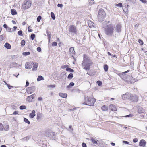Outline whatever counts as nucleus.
I'll return each instance as SVG.
<instances>
[{
	"label": "nucleus",
	"instance_id": "f257e3e1",
	"mask_svg": "<svg viewBox=\"0 0 147 147\" xmlns=\"http://www.w3.org/2000/svg\"><path fill=\"white\" fill-rule=\"evenodd\" d=\"M115 28L114 25L112 24H110L107 25L105 29V34L108 36H112Z\"/></svg>",
	"mask_w": 147,
	"mask_h": 147
},
{
	"label": "nucleus",
	"instance_id": "f03ea898",
	"mask_svg": "<svg viewBox=\"0 0 147 147\" xmlns=\"http://www.w3.org/2000/svg\"><path fill=\"white\" fill-rule=\"evenodd\" d=\"M84 99L85 102L83 104L90 106L94 105V102L96 101V99L94 98L89 97L88 96H85Z\"/></svg>",
	"mask_w": 147,
	"mask_h": 147
},
{
	"label": "nucleus",
	"instance_id": "7ed1b4c3",
	"mask_svg": "<svg viewBox=\"0 0 147 147\" xmlns=\"http://www.w3.org/2000/svg\"><path fill=\"white\" fill-rule=\"evenodd\" d=\"M83 60L82 61L83 65H87L88 66H91L93 64L92 61L90 57L86 54H84L83 55Z\"/></svg>",
	"mask_w": 147,
	"mask_h": 147
},
{
	"label": "nucleus",
	"instance_id": "20e7f679",
	"mask_svg": "<svg viewBox=\"0 0 147 147\" xmlns=\"http://www.w3.org/2000/svg\"><path fill=\"white\" fill-rule=\"evenodd\" d=\"M106 14L104 9H100L98 11V21L100 22L103 21L106 16Z\"/></svg>",
	"mask_w": 147,
	"mask_h": 147
},
{
	"label": "nucleus",
	"instance_id": "39448f33",
	"mask_svg": "<svg viewBox=\"0 0 147 147\" xmlns=\"http://www.w3.org/2000/svg\"><path fill=\"white\" fill-rule=\"evenodd\" d=\"M32 3L30 0H25L22 4V7L24 9H27L31 7Z\"/></svg>",
	"mask_w": 147,
	"mask_h": 147
},
{
	"label": "nucleus",
	"instance_id": "423d86ee",
	"mask_svg": "<svg viewBox=\"0 0 147 147\" xmlns=\"http://www.w3.org/2000/svg\"><path fill=\"white\" fill-rule=\"evenodd\" d=\"M138 96L137 95L131 94L129 100L131 102H136L138 101Z\"/></svg>",
	"mask_w": 147,
	"mask_h": 147
},
{
	"label": "nucleus",
	"instance_id": "0eeeda50",
	"mask_svg": "<svg viewBox=\"0 0 147 147\" xmlns=\"http://www.w3.org/2000/svg\"><path fill=\"white\" fill-rule=\"evenodd\" d=\"M69 31L71 33L77 34V32L76 27L74 25H71L69 27Z\"/></svg>",
	"mask_w": 147,
	"mask_h": 147
},
{
	"label": "nucleus",
	"instance_id": "6e6552de",
	"mask_svg": "<svg viewBox=\"0 0 147 147\" xmlns=\"http://www.w3.org/2000/svg\"><path fill=\"white\" fill-rule=\"evenodd\" d=\"M131 96V93H130L127 92L122 95V99L124 100H130Z\"/></svg>",
	"mask_w": 147,
	"mask_h": 147
},
{
	"label": "nucleus",
	"instance_id": "1a4fd4ad",
	"mask_svg": "<svg viewBox=\"0 0 147 147\" xmlns=\"http://www.w3.org/2000/svg\"><path fill=\"white\" fill-rule=\"evenodd\" d=\"M130 70H129L127 71L123 72L119 74V76L121 77L123 80L125 81V79H126L127 75L126 74L128 72H129L130 71Z\"/></svg>",
	"mask_w": 147,
	"mask_h": 147
},
{
	"label": "nucleus",
	"instance_id": "9d476101",
	"mask_svg": "<svg viewBox=\"0 0 147 147\" xmlns=\"http://www.w3.org/2000/svg\"><path fill=\"white\" fill-rule=\"evenodd\" d=\"M125 81L127 82L132 83L134 82V78L131 76L127 75L126 79H125Z\"/></svg>",
	"mask_w": 147,
	"mask_h": 147
},
{
	"label": "nucleus",
	"instance_id": "9b49d317",
	"mask_svg": "<svg viewBox=\"0 0 147 147\" xmlns=\"http://www.w3.org/2000/svg\"><path fill=\"white\" fill-rule=\"evenodd\" d=\"M36 88L34 86L28 87L26 90L27 92L29 94H31L33 93L35 91Z\"/></svg>",
	"mask_w": 147,
	"mask_h": 147
},
{
	"label": "nucleus",
	"instance_id": "f8f14e48",
	"mask_svg": "<svg viewBox=\"0 0 147 147\" xmlns=\"http://www.w3.org/2000/svg\"><path fill=\"white\" fill-rule=\"evenodd\" d=\"M34 64V63L32 62H26L25 64V68L26 69H31Z\"/></svg>",
	"mask_w": 147,
	"mask_h": 147
},
{
	"label": "nucleus",
	"instance_id": "ddd939ff",
	"mask_svg": "<svg viewBox=\"0 0 147 147\" xmlns=\"http://www.w3.org/2000/svg\"><path fill=\"white\" fill-rule=\"evenodd\" d=\"M122 26L120 24H117L115 28V30L118 33H120L121 31Z\"/></svg>",
	"mask_w": 147,
	"mask_h": 147
},
{
	"label": "nucleus",
	"instance_id": "4468645a",
	"mask_svg": "<svg viewBox=\"0 0 147 147\" xmlns=\"http://www.w3.org/2000/svg\"><path fill=\"white\" fill-rule=\"evenodd\" d=\"M35 95L34 94L31 96H29L26 98V100L27 101H32V100L34 98Z\"/></svg>",
	"mask_w": 147,
	"mask_h": 147
},
{
	"label": "nucleus",
	"instance_id": "2eb2a0df",
	"mask_svg": "<svg viewBox=\"0 0 147 147\" xmlns=\"http://www.w3.org/2000/svg\"><path fill=\"white\" fill-rule=\"evenodd\" d=\"M146 144V142L143 139L141 140L139 142V145L140 146L144 147L145 146Z\"/></svg>",
	"mask_w": 147,
	"mask_h": 147
},
{
	"label": "nucleus",
	"instance_id": "dca6fc26",
	"mask_svg": "<svg viewBox=\"0 0 147 147\" xmlns=\"http://www.w3.org/2000/svg\"><path fill=\"white\" fill-rule=\"evenodd\" d=\"M60 76L61 79L65 80L66 79L67 76L65 72H62L60 74Z\"/></svg>",
	"mask_w": 147,
	"mask_h": 147
},
{
	"label": "nucleus",
	"instance_id": "f3484780",
	"mask_svg": "<svg viewBox=\"0 0 147 147\" xmlns=\"http://www.w3.org/2000/svg\"><path fill=\"white\" fill-rule=\"evenodd\" d=\"M109 109L112 111H115L116 110L115 106L113 104H111L109 106Z\"/></svg>",
	"mask_w": 147,
	"mask_h": 147
},
{
	"label": "nucleus",
	"instance_id": "a211bd4d",
	"mask_svg": "<svg viewBox=\"0 0 147 147\" xmlns=\"http://www.w3.org/2000/svg\"><path fill=\"white\" fill-rule=\"evenodd\" d=\"M33 65L32 71H36L38 67V63L36 62L34 63V64H33Z\"/></svg>",
	"mask_w": 147,
	"mask_h": 147
},
{
	"label": "nucleus",
	"instance_id": "6ab92c4d",
	"mask_svg": "<svg viewBox=\"0 0 147 147\" xmlns=\"http://www.w3.org/2000/svg\"><path fill=\"white\" fill-rule=\"evenodd\" d=\"M35 112L34 110H33L31 113H30L29 115V117L31 118H33L36 115L35 114Z\"/></svg>",
	"mask_w": 147,
	"mask_h": 147
},
{
	"label": "nucleus",
	"instance_id": "aec40b11",
	"mask_svg": "<svg viewBox=\"0 0 147 147\" xmlns=\"http://www.w3.org/2000/svg\"><path fill=\"white\" fill-rule=\"evenodd\" d=\"M137 112L140 114L143 113L144 112V110L142 107H140L138 108Z\"/></svg>",
	"mask_w": 147,
	"mask_h": 147
},
{
	"label": "nucleus",
	"instance_id": "412c9836",
	"mask_svg": "<svg viewBox=\"0 0 147 147\" xmlns=\"http://www.w3.org/2000/svg\"><path fill=\"white\" fill-rule=\"evenodd\" d=\"M91 140L94 144H98L99 141L98 140H95V138L93 137H92L91 138Z\"/></svg>",
	"mask_w": 147,
	"mask_h": 147
},
{
	"label": "nucleus",
	"instance_id": "4be33fe9",
	"mask_svg": "<svg viewBox=\"0 0 147 147\" xmlns=\"http://www.w3.org/2000/svg\"><path fill=\"white\" fill-rule=\"evenodd\" d=\"M59 95L62 98H65L67 97V94L66 93H59Z\"/></svg>",
	"mask_w": 147,
	"mask_h": 147
},
{
	"label": "nucleus",
	"instance_id": "5701e85b",
	"mask_svg": "<svg viewBox=\"0 0 147 147\" xmlns=\"http://www.w3.org/2000/svg\"><path fill=\"white\" fill-rule=\"evenodd\" d=\"M42 114L40 112L38 113L37 115L36 119L38 121L40 119L41 117L42 116Z\"/></svg>",
	"mask_w": 147,
	"mask_h": 147
},
{
	"label": "nucleus",
	"instance_id": "b1692460",
	"mask_svg": "<svg viewBox=\"0 0 147 147\" xmlns=\"http://www.w3.org/2000/svg\"><path fill=\"white\" fill-rule=\"evenodd\" d=\"M50 135L51 136V138L52 140H54L55 139V134L54 132H50Z\"/></svg>",
	"mask_w": 147,
	"mask_h": 147
},
{
	"label": "nucleus",
	"instance_id": "393cba45",
	"mask_svg": "<svg viewBox=\"0 0 147 147\" xmlns=\"http://www.w3.org/2000/svg\"><path fill=\"white\" fill-rule=\"evenodd\" d=\"M69 51L72 54H75V52L74 51V47H71L69 48Z\"/></svg>",
	"mask_w": 147,
	"mask_h": 147
},
{
	"label": "nucleus",
	"instance_id": "a878e982",
	"mask_svg": "<svg viewBox=\"0 0 147 147\" xmlns=\"http://www.w3.org/2000/svg\"><path fill=\"white\" fill-rule=\"evenodd\" d=\"M4 47L7 49H10L11 48V45L7 42H6L5 44Z\"/></svg>",
	"mask_w": 147,
	"mask_h": 147
},
{
	"label": "nucleus",
	"instance_id": "bb28decb",
	"mask_svg": "<svg viewBox=\"0 0 147 147\" xmlns=\"http://www.w3.org/2000/svg\"><path fill=\"white\" fill-rule=\"evenodd\" d=\"M37 80L38 81H39L41 80H44V78L43 76H38Z\"/></svg>",
	"mask_w": 147,
	"mask_h": 147
},
{
	"label": "nucleus",
	"instance_id": "cd10ccee",
	"mask_svg": "<svg viewBox=\"0 0 147 147\" xmlns=\"http://www.w3.org/2000/svg\"><path fill=\"white\" fill-rule=\"evenodd\" d=\"M29 139V136H27L26 137H25L22 139H21L20 140L22 141H27Z\"/></svg>",
	"mask_w": 147,
	"mask_h": 147
},
{
	"label": "nucleus",
	"instance_id": "c85d7f7f",
	"mask_svg": "<svg viewBox=\"0 0 147 147\" xmlns=\"http://www.w3.org/2000/svg\"><path fill=\"white\" fill-rule=\"evenodd\" d=\"M104 71L106 72L108 71V66L107 64H105L104 65Z\"/></svg>",
	"mask_w": 147,
	"mask_h": 147
},
{
	"label": "nucleus",
	"instance_id": "c756f323",
	"mask_svg": "<svg viewBox=\"0 0 147 147\" xmlns=\"http://www.w3.org/2000/svg\"><path fill=\"white\" fill-rule=\"evenodd\" d=\"M66 70L67 71H69L70 72H73L74 71V70L73 69L69 67L67 68L66 69Z\"/></svg>",
	"mask_w": 147,
	"mask_h": 147
},
{
	"label": "nucleus",
	"instance_id": "7c9ffc66",
	"mask_svg": "<svg viewBox=\"0 0 147 147\" xmlns=\"http://www.w3.org/2000/svg\"><path fill=\"white\" fill-rule=\"evenodd\" d=\"M101 109L102 110L106 111L108 109V107L107 106L103 105Z\"/></svg>",
	"mask_w": 147,
	"mask_h": 147
},
{
	"label": "nucleus",
	"instance_id": "2f4dec72",
	"mask_svg": "<svg viewBox=\"0 0 147 147\" xmlns=\"http://www.w3.org/2000/svg\"><path fill=\"white\" fill-rule=\"evenodd\" d=\"M9 126L8 125H5L4 127H3V129L6 131H7L9 129Z\"/></svg>",
	"mask_w": 147,
	"mask_h": 147
},
{
	"label": "nucleus",
	"instance_id": "473e14b6",
	"mask_svg": "<svg viewBox=\"0 0 147 147\" xmlns=\"http://www.w3.org/2000/svg\"><path fill=\"white\" fill-rule=\"evenodd\" d=\"M74 77V75L72 74L71 73L68 75L67 76V78L69 80L71 79Z\"/></svg>",
	"mask_w": 147,
	"mask_h": 147
},
{
	"label": "nucleus",
	"instance_id": "72a5a7b5",
	"mask_svg": "<svg viewBox=\"0 0 147 147\" xmlns=\"http://www.w3.org/2000/svg\"><path fill=\"white\" fill-rule=\"evenodd\" d=\"M30 52H24L22 53V55L25 56L30 55Z\"/></svg>",
	"mask_w": 147,
	"mask_h": 147
},
{
	"label": "nucleus",
	"instance_id": "f704fd0d",
	"mask_svg": "<svg viewBox=\"0 0 147 147\" xmlns=\"http://www.w3.org/2000/svg\"><path fill=\"white\" fill-rule=\"evenodd\" d=\"M11 13L12 15H14L17 14V13L16 11L14 9H11Z\"/></svg>",
	"mask_w": 147,
	"mask_h": 147
},
{
	"label": "nucleus",
	"instance_id": "c9c22d12",
	"mask_svg": "<svg viewBox=\"0 0 147 147\" xmlns=\"http://www.w3.org/2000/svg\"><path fill=\"white\" fill-rule=\"evenodd\" d=\"M50 15L52 19L53 20H55V16L54 13L53 12H51V13Z\"/></svg>",
	"mask_w": 147,
	"mask_h": 147
},
{
	"label": "nucleus",
	"instance_id": "e433bc0d",
	"mask_svg": "<svg viewBox=\"0 0 147 147\" xmlns=\"http://www.w3.org/2000/svg\"><path fill=\"white\" fill-rule=\"evenodd\" d=\"M24 122L27 123L28 124H30V121L28 120V119L26 118H24Z\"/></svg>",
	"mask_w": 147,
	"mask_h": 147
},
{
	"label": "nucleus",
	"instance_id": "4c0bfd02",
	"mask_svg": "<svg viewBox=\"0 0 147 147\" xmlns=\"http://www.w3.org/2000/svg\"><path fill=\"white\" fill-rule=\"evenodd\" d=\"M74 83L73 82H70L69 84V85L67 86V88H69L70 87H72L74 86Z\"/></svg>",
	"mask_w": 147,
	"mask_h": 147
},
{
	"label": "nucleus",
	"instance_id": "58836bf2",
	"mask_svg": "<svg viewBox=\"0 0 147 147\" xmlns=\"http://www.w3.org/2000/svg\"><path fill=\"white\" fill-rule=\"evenodd\" d=\"M84 66H85V67L84 68V69H85L86 70H89L90 68V66H88V65H83Z\"/></svg>",
	"mask_w": 147,
	"mask_h": 147
},
{
	"label": "nucleus",
	"instance_id": "ea45409f",
	"mask_svg": "<svg viewBox=\"0 0 147 147\" xmlns=\"http://www.w3.org/2000/svg\"><path fill=\"white\" fill-rule=\"evenodd\" d=\"M19 108L20 110H23L26 108V107L25 105H22L20 106Z\"/></svg>",
	"mask_w": 147,
	"mask_h": 147
},
{
	"label": "nucleus",
	"instance_id": "a19ab883",
	"mask_svg": "<svg viewBox=\"0 0 147 147\" xmlns=\"http://www.w3.org/2000/svg\"><path fill=\"white\" fill-rule=\"evenodd\" d=\"M126 1H129L131 3L134 4L136 3V0H126Z\"/></svg>",
	"mask_w": 147,
	"mask_h": 147
},
{
	"label": "nucleus",
	"instance_id": "79ce46f5",
	"mask_svg": "<svg viewBox=\"0 0 147 147\" xmlns=\"http://www.w3.org/2000/svg\"><path fill=\"white\" fill-rule=\"evenodd\" d=\"M35 35L34 34H32L31 35L30 39L32 40H33L35 38Z\"/></svg>",
	"mask_w": 147,
	"mask_h": 147
},
{
	"label": "nucleus",
	"instance_id": "37998d69",
	"mask_svg": "<svg viewBox=\"0 0 147 147\" xmlns=\"http://www.w3.org/2000/svg\"><path fill=\"white\" fill-rule=\"evenodd\" d=\"M25 42H26V41H25V40H23L21 41V46L22 47H23V46H24V45H25Z\"/></svg>",
	"mask_w": 147,
	"mask_h": 147
},
{
	"label": "nucleus",
	"instance_id": "c03bdc74",
	"mask_svg": "<svg viewBox=\"0 0 147 147\" xmlns=\"http://www.w3.org/2000/svg\"><path fill=\"white\" fill-rule=\"evenodd\" d=\"M42 19V17L40 16H39L37 18V20L38 22H39Z\"/></svg>",
	"mask_w": 147,
	"mask_h": 147
},
{
	"label": "nucleus",
	"instance_id": "a18cd8bd",
	"mask_svg": "<svg viewBox=\"0 0 147 147\" xmlns=\"http://www.w3.org/2000/svg\"><path fill=\"white\" fill-rule=\"evenodd\" d=\"M96 83L99 86H101L102 84V82L101 81L98 80L96 82Z\"/></svg>",
	"mask_w": 147,
	"mask_h": 147
},
{
	"label": "nucleus",
	"instance_id": "49530a36",
	"mask_svg": "<svg viewBox=\"0 0 147 147\" xmlns=\"http://www.w3.org/2000/svg\"><path fill=\"white\" fill-rule=\"evenodd\" d=\"M3 126L1 123H0V131H3Z\"/></svg>",
	"mask_w": 147,
	"mask_h": 147
},
{
	"label": "nucleus",
	"instance_id": "de8ad7c7",
	"mask_svg": "<svg viewBox=\"0 0 147 147\" xmlns=\"http://www.w3.org/2000/svg\"><path fill=\"white\" fill-rule=\"evenodd\" d=\"M138 42L140 44V45H141L143 44V42L141 39H139Z\"/></svg>",
	"mask_w": 147,
	"mask_h": 147
},
{
	"label": "nucleus",
	"instance_id": "09e8293b",
	"mask_svg": "<svg viewBox=\"0 0 147 147\" xmlns=\"http://www.w3.org/2000/svg\"><path fill=\"white\" fill-rule=\"evenodd\" d=\"M57 43L56 42H53L52 43V46H56L57 45Z\"/></svg>",
	"mask_w": 147,
	"mask_h": 147
},
{
	"label": "nucleus",
	"instance_id": "8fccbe9b",
	"mask_svg": "<svg viewBox=\"0 0 147 147\" xmlns=\"http://www.w3.org/2000/svg\"><path fill=\"white\" fill-rule=\"evenodd\" d=\"M116 5L117 6L121 7L122 6V4L121 3H119L118 4H116Z\"/></svg>",
	"mask_w": 147,
	"mask_h": 147
},
{
	"label": "nucleus",
	"instance_id": "3c124183",
	"mask_svg": "<svg viewBox=\"0 0 147 147\" xmlns=\"http://www.w3.org/2000/svg\"><path fill=\"white\" fill-rule=\"evenodd\" d=\"M56 85L55 84L54 85H50L48 86V87L50 88H54L55 87Z\"/></svg>",
	"mask_w": 147,
	"mask_h": 147
},
{
	"label": "nucleus",
	"instance_id": "603ef678",
	"mask_svg": "<svg viewBox=\"0 0 147 147\" xmlns=\"http://www.w3.org/2000/svg\"><path fill=\"white\" fill-rule=\"evenodd\" d=\"M30 28H31V27L30 26H29L28 27V31L29 32H31L32 31V30H32L30 29Z\"/></svg>",
	"mask_w": 147,
	"mask_h": 147
},
{
	"label": "nucleus",
	"instance_id": "864d4df0",
	"mask_svg": "<svg viewBox=\"0 0 147 147\" xmlns=\"http://www.w3.org/2000/svg\"><path fill=\"white\" fill-rule=\"evenodd\" d=\"M133 114H130L129 115L124 116V117H133Z\"/></svg>",
	"mask_w": 147,
	"mask_h": 147
},
{
	"label": "nucleus",
	"instance_id": "5fc2aeb1",
	"mask_svg": "<svg viewBox=\"0 0 147 147\" xmlns=\"http://www.w3.org/2000/svg\"><path fill=\"white\" fill-rule=\"evenodd\" d=\"M57 6L58 7L62 8L63 6V5L62 4H58Z\"/></svg>",
	"mask_w": 147,
	"mask_h": 147
},
{
	"label": "nucleus",
	"instance_id": "6e6d98bb",
	"mask_svg": "<svg viewBox=\"0 0 147 147\" xmlns=\"http://www.w3.org/2000/svg\"><path fill=\"white\" fill-rule=\"evenodd\" d=\"M37 50L38 52H40L41 51V48L40 47H38L37 48Z\"/></svg>",
	"mask_w": 147,
	"mask_h": 147
},
{
	"label": "nucleus",
	"instance_id": "4d7b16f0",
	"mask_svg": "<svg viewBox=\"0 0 147 147\" xmlns=\"http://www.w3.org/2000/svg\"><path fill=\"white\" fill-rule=\"evenodd\" d=\"M46 34L48 36L49 35H51V33L50 32L48 31L47 30L46 31Z\"/></svg>",
	"mask_w": 147,
	"mask_h": 147
},
{
	"label": "nucleus",
	"instance_id": "13d9d810",
	"mask_svg": "<svg viewBox=\"0 0 147 147\" xmlns=\"http://www.w3.org/2000/svg\"><path fill=\"white\" fill-rule=\"evenodd\" d=\"M82 147H87L86 144L84 142H83L82 144Z\"/></svg>",
	"mask_w": 147,
	"mask_h": 147
},
{
	"label": "nucleus",
	"instance_id": "bf43d9fd",
	"mask_svg": "<svg viewBox=\"0 0 147 147\" xmlns=\"http://www.w3.org/2000/svg\"><path fill=\"white\" fill-rule=\"evenodd\" d=\"M16 107V105H13L11 106L12 108L13 109H15Z\"/></svg>",
	"mask_w": 147,
	"mask_h": 147
},
{
	"label": "nucleus",
	"instance_id": "052dcab7",
	"mask_svg": "<svg viewBox=\"0 0 147 147\" xmlns=\"http://www.w3.org/2000/svg\"><path fill=\"white\" fill-rule=\"evenodd\" d=\"M138 141V139L137 138H135L133 139V142L134 143H136Z\"/></svg>",
	"mask_w": 147,
	"mask_h": 147
},
{
	"label": "nucleus",
	"instance_id": "680f3d73",
	"mask_svg": "<svg viewBox=\"0 0 147 147\" xmlns=\"http://www.w3.org/2000/svg\"><path fill=\"white\" fill-rule=\"evenodd\" d=\"M69 66L67 65H65L62 66V68L63 69L67 68V67Z\"/></svg>",
	"mask_w": 147,
	"mask_h": 147
},
{
	"label": "nucleus",
	"instance_id": "e2e57ef3",
	"mask_svg": "<svg viewBox=\"0 0 147 147\" xmlns=\"http://www.w3.org/2000/svg\"><path fill=\"white\" fill-rule=\"evenodd\" d=\"M3 35H2L0 36V42L2 40L3 38Z\"/></svg>",
	"mask_w": 147,
	"mask_h": 147
},
{
	"label": "nucleus",
	"instance_id": "0e129e2a",
	"mask_svg": "<svg viewBox=\"0 0 147 147\" xmlns=\"http://www.w3.org/2000/svg\"><path fill=\"white\" fill-rule=\"evenodd\" d=\"M123 143H124L126 144H129V142L127 141L123 140Z\"/></svg>",
	"mask_w": 147,
	"mask_h": 147
},
{
	"label": "nucleus",
	"instance_id": "69168bd1",
	"mask_svg": "<svg viewBox=\"0 0 147 147\" xmlns=\"http://www.w3.org/2000/svg\"><path fill=\"white\" fill-rule=\"evenodd\" d=\"M29 82L28 81H26V84L25 85L26 87H27L28 86H29Z\"/></svg>",
	"mask_w": 147,
	"mask_h": 147
},
{
	"label": "nucleus",
	"instance_id": "338daca9",
	"mask_svg": "<svg viewBox=\"0 0 147 147\" xmlns=\"http://www.w3.org/2000/svg\"><path fill=\"white\" fill-rule=\"evenodd\" d=\"M7 31L10 32H11L12 31L11 28L9 27H8L7 29Z\"/></svg>",
	"mask_w": 147,
	"mask_h": 147
},
{
	"label": "nucleus",
	"instance_id": "774afa93",
	"mask_svg": "<svg viewBox=\"0 0 147 147\" xmlns=\"http://www.w3.org/2000/svg\"><path fill=\"white\" fill-rule=\"evenodd\" d=\"M19 35L21 36H22L23 35L22 31L21 30L19 31Z\"/></svg>",
	"mask_w": 147,
	"mask_h": 147
}]
</instances>
